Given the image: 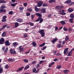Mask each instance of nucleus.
Returning a JSON list of instances; mask_svg holds the SVG:
<instances>
[{
  "label": "nucleus",
  "instance_id": "nucleus-37",
  "mask_svg": "<svg viewBox=\"0 0 74 74\" xmlns=\"http://www.w3.org/2000/svg\"><path fill=\"white\" fill-rule=\"evenodd\" d=\"M26 15L27 16H30V13L29 12H27L26 13Z\"/></svg>",
  "mask_w": 74,
  "mask_h": 74
},
{
  "label": "nucleus",
  "instance_id": "nucleus-32",
  "mask_svg": "<svg viewBox=\"0 0 74 74\" xmlns=\"http://www.w3.org/2000/svg\"><path fill=\"white\" fill-rule=\"evenodd\" d=\"M60 22L61 24H62V25H65V24H66V22L63 21H61Z\"/></svg>",
  "mask_w": 74,
  "mask_h": 74
},
{
  "label": "nucleus",
  "instance_id": "nucleus-23",
  "mask_svg": "<svg viewBox=\"0 0 74 74\" xmlns=\"http://www.w3.org/2000/svg\"><path fill=\"white\" fill-rule=\"evenodd\" d=\"M44 32V30L43 29H41L39 30V32H38L40 34H41L42 33Z\"/></svg>",
  "mask_w": 74,
  "mask_h": 74
},
{
  "label": "nucleus",
  "instance_id": "nucleus-41",
  "mask_svg": "<svg viewBox=\"0 0 74 74\" xmlns=\"http://www.w3.org/2000/svg\"><path fill=\"white\" fill-rule=\"evenodd\" d=\"M27 11L29 12H32V9L31 8H28Z\"/></svg>",
  "mask_w": 74,
  "mask_h": 74
},
{
  "label": "nucleus",
  "instance_id": "nucleus-21",
  "mask_svg": "<svg viewBox=\"0 0 74 74\" xmlns=\"http://www.w3.org/2000/svg\"><path fill=\"white\" fill-rule=\"evenodd\" d=\"M3 67H0V74H1L3 72Z\"/></svg>",
  "mask_w": 74,
  "mask_h": 74
},
{
  "label": "nucleus",
  "instance_id": "nucleus-48",
  "mask_svg": "<svg viewBox=\"0 0 74 74\" xmlns=\"http://www.w3.org/2000/svg\"><path fill=\"white\" fill-rule=\"evenodd\" d=\"M68 32H71V31H72V29L71 28H70L68 29Z\"/></svg>",
  "mask_w": 74,
  "mask_h": 74
},
{
  "label": "nucleus",
  "instance_id": "nucleus-63",
  "mask_svg": "<svg viewBox=\"0 0 74 74\" xmlns=\"http://www.w3.org/2000/svg\"><path fill=\"white\" fill-rule=\"evenodd\" d=\"M40 71V69H38V70H37V71L36 72H35V73H38V71Z\"/></svg>",
  "mask_w": 74,
  "mask_h": 74
},
{
  "label": "nucleus",
  "instance_id": "nucleus-8",
  "mask_svg": "<svg viewBox=\"0 0 74 74\" xmlns=\"http://www.w3.org/2000/svg\"><path fill=\"white\" fill-rule=\"evenodd\" d=\"M10 52L12 55V54H15L16 53V51H13L12 49H10Z\"/></svg>",
  "mask_w": 74,
  "mask_h": 74
},
{
  "label": "nucleus",
  "instance_id": "nucleus-59",
  "mask_svg": "<svg viewBox=\"0 0 74 74\" xmlns=\"http://www.w3.org/2000/svg\"><path fill=\"white\" fill-rule=\"evenodd\" d=\"M58 29V26L56 27L55 28V30H57Z\"/></svg>",
  "mask_w": 74,
  "mask_h": 74
},
{
  "label": "nucleus",
  "instance_id": "nucleus-10",
  "mask_svg": "<svg viewBox=\"0 0 74 74\" xmlns=\"http://www.w3.org/2000/svg\"><path fill=\"white\" fill-rule=\"evenodd\" d=\"M74 11V9L71 8H69L68 9V11L69 13L72 12H73Z\"/></svg>",
  "mask_w": 74,
  "mask_h": 74
},
{
  "label": "nucleus",
  "instance_id": "nucleus-38",
  "mask_svg": "<svg viewBox=\"0 0 74 74\" xmlns=\"http://www.w3.org/2000/svg\"><path fill=\"white\" fill-rule=\"evenodd\" d=\"M73 18H71L69 19V22L71 23H73Z\"/></svg>",
  "mask_w": 74,
  "mask_h": 74
},
{
  "label": "nucleus",
  "instance_id": "nucleus-52",
  "mask_svg": "<svg viewBox=\"0 0 74 74\" xmlns=\"http://www.w3.org/2000/svg\"><path fill=\"white\" fill-rule=\"evenodd\" d=\"M12 13H13V12L12 11H10L9 12V15H12Z\"/></svg>",
  "mask_w": 74,
  "mask_h": 74
},
{
  "label": "nucleus",
  "instance_id": "nucleus-28",
  "mask_svg": "<svg viewBox=\"0 0 74 74\" xmlns=\"http://www.w3.org/2000/svg\"><path fill=\"white\" fill-rule=\"evenodd\" d=\"M65 41H68V40H69V38L68 37V36H66L65 38Z\"/></svg>",
  "mask_w": 74,
  "mask_h": 74
},
{
  "label": "nucleus",
  "instance_id": "nucleus-9",
  "mask_svg": "<svg viewBox=\"0 0 74 74\" xmlns=\"http://www.w3.org/2000/svg\"><path fill=\"white\" fill-rule=\"evenodd\" d=\"M58 40V38H54L52 41L51 42L52 43H55V42H56Z\"/></svg>",
  "mask_w": 74,
  "mask_h": 74
},
{
  "label": "nucleus",
  "instance_id": "nucleus-60",
  "mask_svg": "<svg viewBox=\"0 0 74 74\" xmlns=\"http://www.w3.org/2000/svg\"><path fill=\"white\" fill-rule=\"evenodd\" d=\"M56 55H58V56H59V55H60V53H57L56 54Z\"/></svg>",
  "mask_w": 74,
  "mask_h": 74
},
{
  "label": "nucleus",
  "instance_id": "nucleus-29",
  "mask_svg": "<svg viewBox=\"0 0 74 74\" xmlns=\"http://www.w3.org/2000/svg\"><path fill=\"white\" fill-rule=\"evenodd\" d=\"M19 9L20 11H23L24 10V7H20L19 8Z\"/></svg>",
  "mask_w": 74,
  "mask_h": 74
},
{
  "label": "nucleus",
  "instance_id": "nucleus-5",
  "mask_svg": "<svg viewBox=\"0 0 74 74\" xmlns=\"http://www.w3.org/2000/svg\"><path fill=\"white\" fill-rule=\"evenodd\" d=\"M6 18H7V16H4L3 17V19L1 20L2 22H5L7 20V19H6Z\"/></svg>",
  "mask_w": 74,
  "mask_h": 74
},
{
  "label": "nucleus",
  "instance_id": "nucleus-1",
  "mask_svg": "<svg viewBox=\"0 0 74 74\" xmlns=\"http://www.w3.org/2000/svg\"><path fill=\"white\" fill-rule=\"evenodd\" d=\"M43 4V2L42 1H38L37 2V6L38 7H41Z\"/></svg>",
  "mask_w": 74,
  "mask_h": 74
},
{
  "label": "nucleus",
  "instance_id": "nucleus-16",
  "mask_svg": "<svg viewBox=\"0 0 74 74\" xmlns=\"http://www.w3.org/2000/svg\"><path fill=\"white\" fill-rule=\"evenodd\" d=\"M49 3H56V1L55 0H50L49 1Z\"/></svg>",
  "mask_w": 74,
  "mask_h": 74
},
{
  "label": "nucleus",
  "instance_id": "nucleus-51",
  "mask_svg": "<svg viewBox=\"0 0 74 74\" xmlns=\"http://www.w3.org/2000/svg\"><path fill=\"white\" fill-rule=\"evenodd\" d=\"M36 68L32 69L33 73H35L36 72Z\"/></svg>",
  "mask_w": 74,
  "mask_h": 74
},
{
  "label": "nucleus",
  "instance_id": "nucleus-2",
  "mask_svg": "<svg viewBox=\"0 0 74 74\" xmlns=\"http://www.w3.org/2000/svg\"><path fill=\"white\" fill-rule=\"evenodd\" d=\"M5 40L3 38H1L0 39V44H3L4 43Z\"/></svg>",
  "mask_w": 74,
  "mask_h": 74
},
{
  "label": "nucleus",
  "instance_id": "nucleus-58",
  "mask_svg": "<svg viewBox=\"0 0 74 74\" xmlns=\"http://www.w3.org/2000/svg\"><path fill=\"white\" fill-rule=\"evenodd\" d=\"M2 8H7L6 6H3L1 7Z\"/></svg>",
  "mask_w": 74,
  "mask_h": 74
},
{
  "label": "nucleus",
  "instance_id": "nucleus-47",
  "mask_svg": "<svg viewBox=\"0 0 74 74\" xmlns=\"http://www.w3.org/2000/svg\"><path fill=\"white\" fill-rule=\"evenodd\" d=\"M63 30H64V31H65V32H67V31L68 29H67V28H66V27H64Z\"/></svg>",
  "mask_w": 74,
  "mask_h": 74
},
{
  "label": "nucleus",
  "instance_id": "nucleus-30",
  "mask_svg": "<svg viewBox=\"0 0 74 74\" xmlns=\"http://www.w3.org/2000/svg\"><path fill=\"white\" fill-rule=\"evenodd\" d=\"M56 8L58 10H60V6L59 5L57 6L56 7Z\"/></svg>",
  "mask_w": 74,
  "mask_h": 74
},
{
  "label": "nucleus",
  "instance_id": "nucleus-42",
  "mask_svg": "<svg viewBox=\"0 0 74 74\" xmlns=\"http://www.w3.org/2000/svg\"><path fill=\"white\" fill-rule=\"evenodd\" d=\"M5 68L6 69H8L9 68V65H8L6 64L5 66Z\"/></svg>",
  "mask_w": 74,
  "mask_h": 74
},
{
  "label": "nucleus",
  "instance_id": "nucleus-35",
  "mask_svg": "<svg viewBox=\"0 0 74 74\" xmlns=\"http://www.w3.org/2000/svg\"><path fill=\"white\" fill-rule=\"evenodd\" d=\"M62 67V66L61 65H59L57 66V69H60Z\"/></svg>",
  "mask_w": 74,
  "mask_h": 74
},
{
  "label": "nucleus",
  "instance_id": "nucleus-14",
  "mask_svg": "<svg viewBox=\"0 0 74 74\" xmlns=\"http://www.w3.org/2000/svg\"><path fill=\"white\" fill-rule=\"evenodd\" d=\"M63 72L64 74H68V73H69V70L67 69H65L63 71Z\"/></svg>",
  "mask_w": 74,
  "mask_h": 74
},
{
  "label": "nucleus",
  "instance_id": "nucleus-6",
  "mask_svg": "<svg viewBox=\"0 0 74 74\" xmlns=\"http://www.w3.org/2000/svg\"><path fill=\"white\" fill-rule=\"evenodd\" d=\"M17 22H19V23H22V22H23V19L21 18H17L16 19Z\"/></svg>",
  "mask_w": 74,
  "mask_h": 74
},
{
  "label": "nucleus",
  "instance_id": "nucleus-64",
  "mask_svg": "<svg viewBox=\"0 0 74 74\" xmlns=\"http://www.w3.org/2000/svg\"><path fill=\"white\" fill-rule=\"evenodd\" d=\"M52 16V15L51 14H49V15H48V18H50V17H51V16Z\"/></svg>",
  "mask_w": 74,
  "mask_h": 74
},
{
  "label": "nucleus",
  "instance_id": "nucleus-49",
  "mask_svg": "<svg viewBox=\"0 0 74 74\" xmlns=\"http://www.w3.org/2000/svg\"><path fill=\"white\" fill-rule=\"evenodd\" d=\"M8 51V48H7L5 50L4 52L5 53H7Z\"/></svg>",
  "mask_w": 74,
  "mask_h": 74
},
{
  "label": "nucleus",
  "instance_id": "nucleus-3",
  "mask_svg": "<svg viewBox=\"0 0 74 74\" xmlns=\"http://www.w3.org/2000/svg\"><path fill=\"white\" fill-rule=\"evenodd\" d=\"M5 44L6 46H10L11 45V43L9 42L8 40H6L5 42Z\"/></svg>",
  "mask_w": 74,
  "mask_h": 74
},
{
  "label": "nucleus",
  "instance_id": "nucleus-17",
  "mask_svg": "<svg viewBox=\"0 0 74 74\" xmlns=\"http://www.w3.org/2000/svg\"><path fill=\"white\" fill-rule=\"evenodd\" d=\"M13 45L14 47H15L18 46V44L17 43V42H14L13 43Z\"/></svg>",
  "mask_w": 74,
  "mask_h": 74
},
{
  "label": "nucleus",
  "instance_id": "nucleus-15",
  "mask_svg": "<svg viewBox=\"0 0 74 74\" xmlns=\"http://www.w3.org/2000/svg\"><path fill=\"white\" fill-rule=\"evenodd\" d=\"M71 2V0H67V1H66L64 3L66 4H69Z\"/></svg>",
  "mask_w": 74,
  "mask_h": 74
},
{
  "label": "nucleus",
  "instance_id": "nucleus-62",
  "mask_svg": "<svg viewBox=\"0 0 74 74\" xmlns=\"http://www.w3.org/2000/svg\"><path fill=\"white\" fill-rule=\"evenodd\" d=\"M11 1L12 3H14L15 2V1H16V0H11Z\"/></svg>",
  "mask_w": 74,
  "mask_h": 74
},
{
  "label": "nucleus",
  "instance_id": "nucleus-31",
  "mask_svg": "<svg viewBox=\"0 0 74 74\" xmlns=\"http://www.w3.org/2000/svg\"><path fill=\"white\" fill-rule=\"evenodd\" d=\"M6 1L3 0H0V3H6Z\"/></svg>",
  "mask_w": 74,
  "mask_h": 74
},
{
  "label": "nucleus",
  "instance_id": "nucleus-27",
  "mask_svg": "<svg viewBox=\"0 0 74 74\" xmlns=\"http://www.w3.org/2000/svg\"><path fill=\"white\" fill-rule=\"evenodd\" d=\"M32 45L34 46V47H36L37 45V44H36L35 42H32Z\"/></svg>",
  "mask_w": 74,
  "mask_h": 74
},
{
  "label": "nucleus",
  "instance_id": "nucleus-56",
  "mask_svg": "<svg viewBox=\"0 0 74 74\" xmlns=\"http://www.w3.org/2000/svg\"><path fill=\"white\" fill-rule=\"evenodd\" d=\"M40 17H39L36 20V22H38L40 21Z\"/></svg>",
  "mask_w": 74,
  "mask_h": 74
},
{
  "label": "nucleus",
  "instance_id": "nucleus-26",
  "mask_svg": "<svg viewBox=\"0 0 74 74\" xmlns=\"http://www.w3.org/2000/svg\"><path fill=\"white\" fill-rule=\"evenodd\" d=\"M39 23H42V21H44V20H43V19H42V18L40 17V18L39 19Z\"/></svg>",
  "mask_w": 74,
  "mask_h": 74
},
{
  "label": "nucleus",
  "instance_id": "nucleus-57",
  "mask_svg": "<svg viewBox=\"0 0 74 74\" xmlns=\"http://www.w3.org/2000/svg\"><path fill=\"white\" fill-rule=\"evenodd\" d=\"M62 45H64L65 44V40H64L62 42Z\"/></svg>",
  "mask_w": 74,
  "mask_h": 74
},
{
  "label": "nucleus",
  "instance_id": "nucleus-25",
  "mask_svg": "<svg viewBox=\"0 0 74 74\" xmlns=\"http://www.w3.org/2000/svg\"><path fill=\"white\" fill-rule=\"evenodd\" d=\"M19 25V23L16 22L15 23V27H18V26Z\"/></svg>",
  "mask_w": 74,
  "mask_h": 74
},
{
  "label": "nucleus",
  "instance_id": "nucleus-46",
  "mask_svg": "<svg viewBox=\"0 0 74 74\" xmlns=\"http://www.w3.org/2000/svg\"><path fill=\"white\" fill-rule=\"evenodd\" d=\"M44 62H45V61L41 60L39 62V64H42V63H43Z\"/></svg>",
  "mask_w": 74,
  "mask_h": 74
},
{
  "label": "nucleus",
  "instance_id": "nucleus-22",
  "mask_svg": "<svg viewBox=\"0 0 74 74\" xmlns=\"http://www.w3.org/2000/svg\"><path fill=\"white\" fill-rule=\"evenodd\" d=\"M70 17L73 19H74V14L71 13L70 15Z\"/></svg>",
  "mask_w": 74,
  "mask_h": 74
},
{
  "label": "nucleus",
  "instance_id": "nucleus-43",
  "mask_svg": "<svg viewBox=\"0 0 74 74\" xmlns=\"http://www.w3.org/2000/svg\"><path fill=\"white\" fill-rule=\"evenodd\" d=\"M23 36L25 38H26V37H27V34L26 33H25L23 34Z\"/></svg>",
  "mask_w": 74,
  "mask_h": 74
},
{
  "label": "nucleus",
  "instance_id": "nucleus-36",
  "mask_svg": "<svg viewBox=\"0 0 74 74\" xmlns=\"http://www.w3.org/2000/svg\"><path fill=\"white\" fill-rule=\"evenodd\" d=\"M45 43L44 42L43 44L41 45H40V47H43L45 45Z\"/></svg>",
  "mask_w": 74,
  "mask_h": 74
},
{
  "label": "nucleus",
  "instance_id": "nucleus-54",
  "mask_svg": "<svg viewBox=\"0 0 74 74\" xmlns=\"http://www.w3.org/2000/svg\"><path fill=\"white\" fill-rule=\"evenodd\" d=\"M23 6H25V7L27 5V3H23Z\"/></svg>",
  "mask_w": 74,
  "mask_h": 74
},
{
  "label": "nucleus",
  "instance_id": "nucleus-18",
  "mask_svg": "<svg viewBox=\"0 0 74 74\" xmlns=\"http://www.w3.org/2000/svg\"><path fill=\"white\" fill-rule=\"evenodd\" d=\"M36 15L39 17H42V15L40 13H37L36 14Z\"/></svg>",
  "mask_w": 74,
  "mask_h": 74
},
{
  "label": "nucleus",
  "instance_id": "nucleus-11",
  "mask_svg": "<svg viewBox=\"0 0 74 74\" xmlns=\"http://www.w3.org/2000/svg\"><path fill=\"white\" fill-rule=\"evenodd\" d=\"M63 45H61L60 43H59L57 46V47L58 48H63Z\"/></svg>",
  "mask_w": 74,
  "mask_h": 74
},
{
  "label": "nucleus",
  "instance_id": "nucleus-12",
  "mask_svg": "<svg viewBox=\"0 0 74 74\" xmlns=\"http://www.w3.org/2000/svg\"><path fill=\"white\" fill-rule=\"evenodd\" d=\"M41 12L43 13V14H45L46 13V10L45 9H41L40 10Z\"/></svg>",
  "mask_w": 74,
  "mask_h": 74
},
{
  "label": "nucleus",
  "instance_id": "nucleus-20",
  "mask_svg": "<svg viewBox=\"0 0 74 74\" xmlns=\"http://www.w3.org/2000/svg\"><path fill=\"white\" fill-rule=\"evenodd\" d=\"M6 36V32H4L2 34V37H4L5 36Z\"/></svg>",
  "mask_w": 74,
  "mask_h": 74
},
{
  "label": "nucleus",
  "instance_id": "nucleus-4",
  "mask_svg": "<svg viewBox=\"0 0 74 74\" xmlns=\"http://www.w3.org/2000/svg\"><path fill=\"white\" fill-rule=\"evenodd\" d=\"M22 46H20L18 47V49H20V52H23L24 51V49H25L23 47H22Z\"/></svg>",
  "mask_w": 74,
  "mask_h": 74
},
{
  "label": "nucleus",
  "instance_id": "nucleus-19",
  "mask_svg": "<svg viewBox=\"0 0 74 74\" xmlns=\"http://www.w3.org/2000/svg\"><path fill=\"white\" fill-rule=\"evenodd\" d=\"M0 10V13L6 12V10H5V9H1Z\"/></svg>",
  "mask_w": 74,
  "mask_h": 74
},
{
  "label": "nucleus",
  "instance_id": "nucleus-13",
  "mask_svg": "<svg viewBox=\"0 0 74 74\" xmlns=\"http://www.w3.org/2000/svg\"><path fill=\"white\" fill-rule=\"evenodd\" d=\"M35 10L36 11V12H39V11H41V9L35 7Z\"/></svg>",
  "mask_w": 74,
  "mask_h": 74
},
{
  "label": "nucleus",
  "instance_id": "nucleus-40",
  "mask_svg": "<svg viewBox=\"0 0 74 74\" xmlns=\"http://www.w3.org/2000/svg\"><path fill=\"white\" fill-rule=\"evenodd\" d=\"M7 26V24H5L3 26V27H2L4 29H5V27H6Z\"/></svg>",
  "mask_w": 74,
  "mask_h": 74
},
{
  "label": "nucleus",
  "instance_id": "nucleus-33",
  "mask_svg": "<svg viewBox=\"0 0 74 74\" xmlns=\"http://www.w3.org/2000/svg\"><path fill=\"white\" fill-rule=\"evenodd\" d=\"M48 5L47 3H45L43 4L42 5L43 7H47Z\"/></svg>",
  "mask_w": 74,
  "mask_h": 74
},
{
  "label": "nucleus",
  "instance_id": "nucleus-44",
  "mask_svg": "<svg viewBox=\"0 0 74 74\" xmlns=\"http://www.w3.org/2000/svg\"><path fill=\"white\" fill-rule=\"evenodd\" d=\"M31 16V19L32 20H33V19H34V15H32Z\"/></svg>",
  "mask_w": 74,
  "mask_h": 74
},
{
  "label": "nucleus",
  "instance_id": "nucleus-7",
  "mask_svg": "<svg viewBox=\"0 0 74 74\" xmlns=\"http://www.w3.org/2000/svg\"><path fill=\"white\" fill-rule=\"evenodd\" d=\"M23 69H24V67L22 66L17 70L16 71V72H20V71H22Z\"/></svg>",
  "mask_w": 74,
  "mask_h": 74
},
{
  "label": "nucleus",
  "instance_id": "nucleus-53",
  "mask_svg": "<svg viewBox=\"0 0 74 74\" xmlns=\"http://www.w3.org/2000/svg\"><path fill=\"white\" fill-rule=\"evenodd\" d=\"M29 25L30 26H33L34 25V23H32L30 22Z\"/></svg>",
  "mask_w": 74,
  "mask_h": 74
},
{
  "label": "nucleus",
  "instance_id": "nucleus-24",
  "mask_svg": "<svg viewBox=\"0 0 74 74\" xmlns=\"http://www.w3.org/2000/svg\"><path fill=\"white\" fill-rule=\"evenodd\" d=\"M72 53H73V52L71 51L69 52L67 56H71L72 55Z\"/></svg>",
  "mask_w": 74,
  "mask_h": 74
},
{
  "label": "nucleus",
  "instance_id": "nucleus-34",
  "mask_svg": "<svg viewBox=\"0 0 74 74\" xmlns=\"http://www.w3.org/2000/svg\"><path fill=\"white\" fill-rule=\"evenodd\" d=\"M40 34L41 35V37H44L45 36V33L44 32H42Z\"/></svg>",
  "mask_w": 74,
  "mask_h": 74
},
{
  "label": "nucleus",
  "instance_id": "nucleus-45",
  "mask_svg": "<svg viewBox=\"0 0 74 74\" xmlns=\"http://www.w3.org/2000/svg\"><path fill=\"white\" fill-rule=\"evenodd\" d=\"M23 61L24 62H25V63H28V62H29V60H28L25 59Z\"/></svg>",
  "mask_w": 74,
  "mask_h": 74
},
{
  "label": "nucleus",
  "instance_id": "nucleus-55",
  "mask_svg": "<svg viewBox=\"0 0 74 74\" xmlns=\"http://www.w3.org/2000/svg\"><path fill=\"white\" fill-rule=\"evenodd\" d=\"M47 48L46 46H44L41 49V50H44Z\"/></svg>",
  "mask_w": 74,
  "mask_h": 74
},
{
  "label": "nucleus",
  "instance_id": "nucleus-39",
  "mask_svg": "<svg viewBox=\"0 0 74 74\" xmlns=\"http://www.w3.org/2000/svg\"><path fill=\"white\" fill-rule=\"evenodd\" d=\"M16 5V4L14 3H12L11 5H10L11 6H12V7H14Z\"/></svg>",
  "mask_w": 74,
  "mask_h": 74
},
{
  "label": "nucleus",
  "instance_id": "nucleus-61",
  "mask_svg": "<svg viewBox=\"0 0 74 74\" xmlns=\"http://www.w3.org/2000/svg\"><path fill=\"white\" fill-rule=\"evenodd\" d=\"M55 64V62H51L50 64L52 66V65H53V64Z\"/></svg>",
  "mask_w": 74,
  "mask_h": 74
},
{
  "label": "nucleus",
  "instance_id": "nucleus-50",
  "mask_svg": "<svg viewBox=\"0 0 74 74\" xmlns=\"http://www.w3.org/2000/svg\"><path fill=\"white\" fill-rule=\"evenodd\" d=\"M8 61H11L12 62H13L14 61V60L12 59H8Z\"/></svg>",
  "mask_w": 74,
  "mask_h": 74
}]
</instances>
